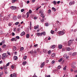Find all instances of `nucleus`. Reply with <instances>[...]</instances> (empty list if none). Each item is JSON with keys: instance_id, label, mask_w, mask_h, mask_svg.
I'll list each match as a JSON object with an SVG mask.
<instances>
[{"instance_id": "nucleus-54", "label": "nucleus", "mask_w": 77, "mask_h": 77, "mask_svg": "<svg viewBox=\"0 0 77 77\" xmlns=\"http://www.w3.org/2000/svg\"><path fill=\"white\" fill-rule=\"evenodd\" d=\"M11 67L12 69H14V66L13 65H12Z\"/></svg>"}, {"instance_id": "nucleus-30", "label": "nucleus", "mask_w": 77, "mask_h": 77, "mask_svg": "<svg viewBox=\"0 0 77 77\" xmlns=\"http://www.w3.org/2000/svg\"><path fill=\"white\" fill-rule=\"evenodd\" d=\"M17 0H12V2L13 3H15V2L17 1Z\"/></svg>"}, {"instance_id": "nucleus-16", "label": "nucleus", "mask_w": 77, "mask_h": 77, "mask_svg": "<svg viewBox=\"0 0 77 77\" xmlns=\"http://www.w3.org/2000/svg\"><path fill=\"white\" fill-rule=\"evenodd\" d=\"M58 48L60 49H61V48H62V45H59L58 46Z\"/></svg>"}, {"instance_id": "nucleus-17", "label": "nucleus", "mask_w": 77, "mask_h": 77, "mask_svg": "<svg viewBox=\"0 0 77 77\" xmlns=\"http://www.w3.org/2000/svg\"><path fill=\"white\" fill-rule=\"evenodd\" d=\"M13 50H14V51H15V50H16L17 49V48H16V47L13 46Z\"/></svg>"}, {"instance_id": "nucleus-10", "label": "nucleus", "mask_w": 77, "mask_h": 77, "mask_svg": "<svg viewBox=\"0 0 77 77\" xmlns=\"http://www.w3.org/2000/svg\"><path fill=\"white\" fill-rule=\"evenodd\" d=\"M52 3L54 5H56L57 2L55 1H54L52 2Z\"/></svg>"}, {"instance_id": "nucleus-34", "label": "nucleus", "mask_w": 77, "mask_h": 77, "mask_svg": "<svg viewBox=\"0 0 77 77\" xmlns=\"http://www.w3.org/2000/svg\"><path fill=\"white\" fill-rule=\"evenodd\" d=\"M21 15H18V19H20V18H21Z\"/></svg>"}, {"instance_id": "nucleus-33", "label": "nucleus", "mask_w": 77, "mask_h": 77, "mask_svg": "<svg viewBox=\"0 0 77 77\" xmlns=\"http://www.w3.org/2000/svg\"><path fill=\"white\" fill-rule=\"evenodd\" d=\"M51 10L50 9H49L48 11V14H50V13H51Z\"/></svg>"}, {"instance_id": "nucleus-1", "label": "nucleus", "mask_w": 77, "mask_h": 77, "mask_svg": "<svg viewBox=\"0 0 77 77\" xmlns=\"http://www.w3.org/2000/svg\"><path fill=\"white\" fill-rule=\"evenodd\" d=\"M72 43V41L71 40H70L68 42V46H70L71 45V44Z\"/></svg>"}, {"instance_id": "nucleus-11", "label": "nucleus", "mask_w": 77, "mask_h": 77, "mask_svg": "<svg viewBox=\"0 0 77 77\" xmlns=\"http://www.w3.org/2000/svg\"><path fill=\"white\" fill-rule=\"evenodd\" d=\"M39 14H43L44 13V10H42L40 11L39 12Z\"/></svg>"}, {"instance_id": "nucleus-55", "label": "nucleus", "mask_w": 77, "mask_h": 77, "mask_svg": "<svg viewBox=\"0 0 77 77\" xmlns=\"http://www.w3.org/2000/svg\"><path fill=\"white\" fill-rule=\"evenodd\" d=\"M38 45V44L35 45H34V47H37V46Z\"/></svg>"}, {"instance_id": "nucleus-27", "label": "nucleus", "mask_w": 77, "mask_h": 77, "mask_svg": "<svg viewBox=\"0 0 77 77\" xmlns=\"http://www.w3.org/2000/svg\"><path fill=\"white\" fill-rule=\"evenodd\" d=\"M3 68L4 69H7V66H4L3 67Z\"/></svg>"}, {"instance_id": "nucleus-26", "label": "nucleus", "mask_w": 77, "mask_h": 77, "mask_svg": "<svg viewBox=\"0 0 77 77\" xmlns=\"http://www.w3.org/2000/svg\"><path fill=\"white\" fill-rule=\"evenodd\" d=\"M4 72L5 73V74H8V71H7V70H6V69H4Z\"/></svg>"}, {"instance_id": "nucleus-39", "label": "nucleus", "mask_w": 77, "mask_h": 77, "mask_svg": "<svg viewBox=\"0 0 77 77\" xmlns=\"http://www.w3.org/2000/svg\"><path fill=\"white\" fill-rule=\"evenodd\" d=\"M63 56L64 57H66L67 56V55H66V54H65Z\"/></svg>"}, {"instance_id": "nucleus-19", "label": "nucleus", "mask_w": 77, "mask_h": 77, "mask_svg": "<svg viewBox=\"0 0 77 77\" xmlns=\"http://www.w3.org/2000/svg\"><path fill=\"white\" fill-rule=\"evenodd\" d=\"M3 74V72L2 71L1 72H0V77H1L2 75Z\"/></svg>"}, {"instance_id": "nucleus-42", "label": "nucleus", "mask_w": 77, "mask_h": 77, "mask_svg": "<svg viewBox=\"0 0 77 77\" xmlns=\"http://www.w3.org/2000/svg\"><path fill=\"white\" fill-rule=\"evenodd\" d=\"M43 53H46V50L45 49H43Z\"/></svg>"}, {"instance_id": "nucleus-3", "label": "nucleus", "mask_w": 77, "mask_h": 77, "mask_svg": "<svg viewBox=\"0 0 77 77\" xmlns=\"http://www.w3.org/2000/svg\"><path fill=\"white\" fill-rule=\"evenodd\" d=\"M65 34V33L63 31H61L59 32V35H64Z\"/></svg>"}, {"instance_id": "nucleus-15", "label": "nucleus", "mask_w": 77, "mask_h": 77, "mask_svg": "<svg viewBox=\"0 0 77 77\" xmlns=\"http://www.w3.org/2000/svg\"><path fill=\"white\" fill-rule=\"evenodd\" d=\"M51 48H52V49H53L55 47H56V46H55V45H52L51 46Z\"/></svg>"}, {"instance_id": "nucleus-40", "label": "nucleus", "mask_w": 77, "mask_h": 77, "mask_svg": "<svg viewBox=\"0 0 77 77\" xmlns=\"http://www.w3.org/2000/svg\"><path fill=\"white\" fill-rule=\"evenodd\" d=\"M15 38H12L11 39V41H15Z\"/></svg>"}, {"instance_id": "nucleus-48", "label": "nucleus", "mask_w": 77, "mask_h": 77, "mask_svg": "<svg viewBox=\"0 0 77 77\" xmlns=\"http://www.w3.org/2000/svg\"><path fill=\"white\" fill-rule=\"evenodd\" d=\"M41 21H42V22H44V18H43L42 20H41Z\"/></svg>"}, {"instance_id": "nucleus-45", "label": "nucleus", "mask_w": 77, "mask_h": 77, "mask_svg": "<svg viewBox=\"0 0 77 77\" xmlns=\"http://www.w3.org/2000/svg\"><path fill=\"white\" fill-rule=\"evenodd\" d=\"M72 68H75V66H74L72 65Z\"/></svg>"}, {"instance_id": "nucleus-57", "label": "nucleus", "mask_w": 77, "mask_h": 77, "mask_svg": "<svg viewBox=\"0 0 77 77\" xmlns=\"http://www.w3.org/2000/svg\"><path fill=\"white\" fill-rule=\"evenodd\" d=\"M12 36H15V33H14V32H12Z\"/></svg>"}, {"instance_id": "nucleus-52", "label": "nucleus", "mask_w": 77, "mask_h": 77, "mask_svg": "<svg viewBox=\"0 0 77 77\" xmlns=\"http://www.w3.org/2000/svg\"><path fill=\"white\" fill-rule=\"evenodd\" d=\"M37 35L38 36H40V33L38 32L37 33Z\"/></svg>"}, {"instance_id": "nucleus-37", "label": "nucleus", "mask_w": 77, "mask_h": 77, "mask_svg": "<svg viewBox=\"0 0 77 77\" xmlns=\"http://www.w3.org/2000/svg\"><path fill=\"white\" fill-rule=\"evenodd\" d=\"M67 50V51H70L71 50V48H68Z\"/></svg>"}, {"instance_id": "nucleus-31", "label": "nucleus", "mask_w": 77, "mask_h": 77, "mask_svg": "<svg viewBox=\"0 0 77 77\" xmlns=\"http://www.w3.org/2000/svg\"><path fill=\"white\" fill-rule=\"evenodd\" d=\"M23 59H25V60H26V59H27V56H25L23 57Z\"/></svg>"}, {"instance_id": "nucleus-51", "label": "nucleus", "mask_w": 77, "mask_h": 77, "mask_svg": "<svg viewBox=\"0 0 77 77\" xmlns=\"http://www.w3.org/2000/svg\"><path fill=\"white\" fill-rule=\"evenodd\" d=\"M73 32V29H71L70 30V32Z\"/></svg>"}, {"instance_id": "nucleus-32", "label": "nucleus", "mask_w": 77, "mask_h": 77, "mask_svg": "<svg viewBox=\"0 0 77 77\" xmlns=\"http://www.w3.org/2000/svg\"><path fill=\"white\" fill-rule=\"evenodd\" d=\"M26 37L27 38H29V34H27L26 35Z\"/></svg>"}, {"instance_id": "nucleus-22", "label": "nucleus", "mask_w": 77, "mask_h": 77, "mask_svg": "<svg viewBox=\"0 0 77 77\" xmlns=\"http://www.w3.org/2000/svg\"><path fill=\"white\" fill-rule=\"evenodd\" d=\"M2 47H3V48H6V45H4L2 46Z\"/></svg>"}, {"instance_id": "nucleus-53", "label": "nucleus", "mask_w": 77, "mask_h": 77, "mask_svg": "<svg viewBox=\"0 0 77 77\" xmlns=\"http://www.w3.org/2000/svg\"><path fill=\"white\" fill-rule=\"evenodd\" d=\"M69 5H70V6L71 5H72V2H69Z\"/></svg>"}, {"instance_id": "nucleus-24", "label": "nucleus", "mask_w": 77, "mask_h": 77, "mask_svg": "<svg viewBox=\"0 0 77 77\" xmlns=\"http://www.w3.org/2000/svg\"><path fill=\"white\" fill-rule=\"evenodd\" d=\"M52 57H54L55 56V53H53L51 55Z\"/></svg>"}, {"instance_id": "nucleus-9", "label": "nucleus", "mask_w": 77, "mask_h": 77, "mask_svg": "<svg viewBox=\"0 0 77 77\" xmlns=\"http://www.w3.org/2000/svg\"><path fill=\"white\" fill-rule=\"evenodd\" d=\"M20 35L21 36H24V35H25V32L24 31L22 33H21Z\"/></svg>"}, {"instance_id": "nucleus-12", "label": "nucleus", "mask_w": 77, "mask_h": 77, "mask_svg": "<svg viewBox=\"0 0 77 77\" xmlns=\"http://www.w3.org/2000/svg\"><path fill=\"white\" fill-rule=\"evenodd\" d=\"M6 54H4L2 55V56L3 57V58H6V57H7V56H6Z\"/></svg>"}, {"instance_id": "nucleus-46", "label": "nucleus", "mask_w": 77, "mask_h": 77, "mask_svg": "<svg viewBox=\"0 0 77 77\" xmlns=\"http://www.w3.org/2000/svg\"><path fill=\"white\" fill-rule=\"evenodd\" d=\"M21 12H24V9H22L21 10Z\"/></svg>"}, {"instance_id": "nucleus-8", "label": "nucleus", "mask_w": 77, "mask_h": 77, "mask_svg": "<svg viewBox=\"0 0 77 77\" xmlns=\"http://www.w3.org/2000/svg\"><path fill=\"white\" fill-rule=\"evenodd\" d=\"M14 59L15 60H17V59H18V57H17V56H14Z\"/></svg>"}, {"instance_id": "nucleus-21", "label": "nucleus", "mask_w": 77, "mask_h": 77, "mask_svg": "<svg viewBox=\"0 0 77 77\" xmlns=\"http://www.w3.org/2000/svg\"><path fill=\"white\" fill-rule=\"evenodd\" d=\"M27 18L29 17V12H27L26 13Z\"/></svg>"}, {"instance_id": "nucleus-49", "label": "nucleus", "mask_w": 77, "mask_h": 77, "mask_svg": "<svg viewBox=\"0 0 77 77\" xmlns=\"http://www.w3.org/2000/svg\"><path fill=\"white\" fill-rule=\"evenodd\" d=\"M9 63H8L7 64H6V66H9Z\"/></svg>"}, {"instance_id": "nucleus-60", "label": "nucleus", "mask_w": 77, "mask_h": 77, "mask_svg": "<svg viewBox=\"0 0 77 77\" xmlns=\"http://www.w3.org/2000/svg\"><path fill=\"white\" fill-rule=\"evenodd\" d=\"M23 49H24V48L23 47H22L20 48V50H23Z\"/></svg>"}, {"instance_id": "nucleus-35", "label": "nucleus", "mask_w": 77, "mask_h": 77, "mask_svg": "<svg viewBox=\"0 0 77 77\" xmlns=\"http://www.w3.org/2000/svg\"><path fill=\"white\" fill-rule=\"evenodd\" d=\"M18 24H19V22H16V23H15V25H16V26H17V25H18Z\"/></svg>"}, {"instance_id": "nucleus-7", "label": "nucleus", "mask_w": 77, "mask_h": 77, "mask_svg": "<svg viewBox=\"0 0 77 77\" xmlns=\"http://www.w3.org/2000/svg\"><path fill=\"white\" fill-rule=\"evenodd\" d=\"M44 66H45V63L44 62L42 63L41 64V68H43V67H44Z\"/></svg>"}, {"instance_id": "nucleus-61", "label": "nucleus", "mask_w": 77, "mask_h": 77, "mask_svg": "<svg viewBox=\"0 0 77 77\" xmlns=\"http://www.w3.org/2000/svg\"><path fill=\"white\" fill-rule=\"evenodd\" d=\"M52 63H54L55 62V61H54V60H53L52 62Z\"/></svg>"}, {"instance_id": "nucleus-44", "label": "nucleus", "mask_w": 77, "mask_h": 77, "mask_svg": "<svg viewBox=\"0 0 77 77\" xmlns=\"http://www.w3.org/2000/svg\"><path fill=\"white\" fill-rule=\"evenodd\" d=\"M32 12V10H29V14H31Z\"/></svg>"}, {"instance_id": "nucleus-4", "label": "nucleus", "mask_w": 77, "mask_h": 77, "mask_svg": "<svg viewBox=\"0 0 77 77\" xmlns=\"http://www.w3.org/2000/svg\"><path fill=\"white\" fill-rule=\"evenodd\" d=\"M11 77H17V75H16V74L15 73H14L13 75V76L12 75V74H11L10 75Z\"/></svg>"}, {"instance_id": "nucleus-63", "label": "nucleus", "mask_w": 77, "mask_h": 77, "mask_svg": "<svg viewBox=\"0 0 77 77\" xmlns=\"http://www.w3.org/2000/svg\"><path fill=\"white\" fill-rule=\"evenodd\" d=\"M72 2V5H74V1H73Z\"/></svg>"}, {"instance_id": "nucleus-13", "label": "nucleus", "mask_w": 77, "mask_h": 77, "mask_svg": "<svg viewBox=\"0 0 77 77\" xmlns=\"http://www.w3.org/2000/svg\"><path fill=\"white\" fill-rule=\"evenodd\" d=\"M13 20H17V17L15 16H14L13 18Z\"/></svg>"}, {"instance_id": "nucleus-6", "label": "nucleus", "mask_w": 77, "mask_h": 77, "mask_svg": "<svg viewBox=\"0 0 77 77\" xmlns=\"http://www.w3.org/2000/svg\"><path fill=\"white\" fill-rule=\"evenodd\" d=\"M20 30H21V28H20V27H19L17 29V30L16 31V32L19 33V32H20Z\"/></svg>"}, {"instance_id": "nucleus-38", "label": "nucleus", "mask_w": 77, "mask_h": 77, "mask_svg": "<svg viewBox=\"0 0 77 77\" xmlns=\"http://www.w3.org/2000/svg\"><path fill=\"white\" fill-rule=\"evenodd\" d=\"M16 39H20V37L19 36H17L16 37Z\"/></svg>"}, {"instance_id": "nucleus-59", "label": "nucleus", "mask_w": 77, "mask_h": 77, "mask_svg": "<svg viewBox=\"0 0 77 77\" xmlns=\"http://www.w3.org/2000/svg\"><path fill=\"white\" fill-rule=\"evenodd\" d=\"M40 49L39 48H38L37 49V51H38V52H39V50H40Z\"/></svg>"}, {"instance_id": "nucleus-18", "label": "nucleus", "mask_w": 77, "mask_h": 77, "mask_svg": "<svg viewBox=\"0 0 77 77\" xmlns=\"http://www.w3.org/2000/svg\"><path fill=\"white\" fill-rule=\"evenodd\" d=\"M39 27V26L37 25V26H35L34 28V29H38Z\"/></svg>"}, {"instance_id": "nucleus-28", "label": "nucleus", "mask_w": 77, "mask_h": 77, "mask_svg": "<svg viewBox=\"0 0 77 77\" xmlns=\"http://www.w3.org/2000/svg\"><path fill=\"white\" fill-rule=\"evenodd\" d=\"M30 53H31V54H32V55H33L34 52H33V51H32L30 52Z\"/></svg>"}, {"instance_id": "nucleus-2", "label": "nucleus", "mask_w": 77, "mask_h": 77, "mask_svg": "<svg viewBox=\"0 0 77 77\" xmlns=\"http://www.w3.org/2000/svg\"><path fill=\"white\" fill-rule=\"evenodd\" d=\"M10 8L11 9L15 10V9H17V8L16 7H15V6H12L10 7Z\"/></svg>"}, {"instance_id": "nucleus-43", "label": "nucleus", "mask_w": 77, "mask_h": 77, "mask_svg": "<svg viewBox=\"0 0 77 77\" xmlns=\"http://www.w3.org/2000/svg\"><path fill=\"white\" fill-rule=\"evenodd\" d=\"M12 24L11 23H8V26H12Z\"/></svg>"}, {"instance_id": "nucleus-14", "label": "nucleus", "mask_w": 77, "mask_h": 77, "mask_svg": "<svg viewBox=\"0 0 77 77\" xmlns=\"http://www.w3.org/2000/svg\"><path fill=\"white\" fill-rule=\"evenodd\" d=\"M26 63H27V62H26V61H25V62H23L22 64L23 65H24V66H25V65H26Z\"/></svg>"}, {"instance_id": "nucleus-41", "label": "nucleus", "mask_w": 77, "mask_h": 77, "mask_svg": "<svg viewBox=\"0 0 77 77\" xmlns=\"http://www.w3.org/2000/svg\"><path fill=\"white\" fill-rule=\"evenodd\" d=\"M63 70H66V66H65V67H64L63 68Z\"/></svg>"}, {"instance_id": "nucleus-20", "label": "nucleus", "mask_w": 77, "mask_h": 77, "mask_svg": "<svg viewBox=\"0 0 77 77\" xmlns=\"http://www.w3.org/2000/svg\"><path fill=\"white\" fill-rule=\"evenodd\" d=\"M52 10H54V12L56 11V8H54V7H53L52 8Z\"/></svg>"}, {"instance_id": "nucleus-64", "label": "nucleus", "mask_w": 77, "mask_h": 77, "mask_svg": "<svg viewBox=\"0 0 77 77\" xmlns=\"http://www.w3.org/2000/svg\"><path fill=\"white\" fill-rule=\"evenodd\" d=\"M66 59H68V58H69V57L67 56L66 57Z\"/></svg>"}, {"instance_id": "nucleus-29", "label": "nucleus", "mask_w": 77, "mask_h": 77, "mask_svg": "<svg viewBox=\"0 0 77 77\" xmlns=\"http://www.w3.org/2000/svg\"><path fill=\"white\" fill-rule=\"evenodd\" d=\"M54 31L52 30L51 31V34H53L54 33Z\"/></svg>"}, {"instance_id": "nucleus-58", "label": "nucleus", "mask_w": 77, "mask_h": 77, "mask_svg": "<svg viewBox=\"0 0 77 77\" xmlns=\"http://www.w3.org/2000/svg\"><path fill=\"white\" fill-rule=\"evenodd\" d=\"M1 42L2 44H5V40L2 41Z\"/></svg>"}, {"instance_id": "nucleus-36", "label": "nucleus", "mask_w": 77, "mask_h": 77, "mask_svg": "<svg viewBox=\"0 0 77 77\" xmlns=\"http://www.w3.org/2000/svg\"><path fill=\"white\" fill-rule=\"evenodd\" d=\"M57 68L58 69H60V66H57Z\"/></svg>"}, {"instance_id": "nucleus-47", "label": "nucleus", "mask_w": 77, "mask_h": 77, "mask_svg": "<svg viewBox=\"0 0 77 77\" xmlns=\"http://www.w3.org/2000/svg\"><path fill=\"white\" fill-rule=\"evenodd\" d=\"M48 54H51V51H48Z\"/></svg>"}, {"instance_id": "nucleus-50", "label": "nucleus", "mask_w": 77, "mask_h": 77, "mask_svg": "<svg viewBox=\"0 0 77 77\" xmlns=\"http://www.w3.org/2000/svg\"><path fill=\"white\" fill-rule=\"evenodd\" d=\"M45 26H48V23H46L45 24Z\"/></svg>"}, {"instance_id": "nucleus-23", "label": "nucleus", "mask_w": 77, "mask_h": 77, "mask_svg": "<svg viewBox=\"0 0 77 77\" xmlns=\"http://www.w3.org/2000/svg\"><path fill=\"white\" fill-rule=\"evenodd\" d=\"M62 59H63L62 58H61L60 59V60H58V61L59 62H61V61H62Z\"/></svg>"}, {"instance_id": "nucleus-56", "label": "nucleus", "mask_w": 77, "mask_h": 77, "mask_svg": "<svg viewBox=\"0 0 77 77\" xmlns=\"http://www.w3.org/2000/svg\"><path fill=\"white\" fill-rule=\"evenodd\" d=\"M42 33L43 34V35H45V32H43Z\"/></svg>"}, {"instance_id": "nucleus-62", "label": "nucleus", "mask_w": 77, "mask_h": 77, "mask_svg": "<svg viewBox=\"0 0 77 77\" xmlns=\"http://www.w3.org/2000/svg\"><path fill=\"white\" fill-rule=\"evenodd\" d=\"M29 3H30V1H27V4H29Z\"/></svg>"}, {"instance_id": "nucleus-5", "label": "nucleus", "mask_w": 77, "mask_h": 77, "mask_svg": "<svg viewBox=\"0 0 77 77\" xmlns=\"http://www.w3.org/2000/svg\"><path fill=\"white\" fill-rule=\"evenodd\" d=\"M45 15L44 13H42L41 14V17H42L43 18H44V17H45Z\"/></svg>"}, {"instance_id": "nucleus-25", "label": "nucleus", "mask_w": 77, "mask_h": 77, "mask_svg": "<svg viewBox=\"0 0 77 77\" xmlns=\"http://www.w3.org/2000/svg\"><path fill=\"white\" fill-rule=\"evenodd\" d=\"M76 55V53L75 52H74L72 54V56H75Z\"/></svg>"}]
</instances>
